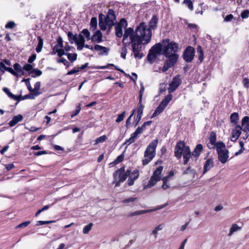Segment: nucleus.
Wrapping results in <instances>:
<instances>
[{
  "label": "nucleus",
  "mask_w": 249,
  "mask_h": 249,
  "mask_svg": "<svg viewBox=\"0 0 249 249\" xmlns=\"http://www.w3.org/2000/svg\"><path fill=\"white\" fill-rule=\"evenodd\" d=\"M123 44L124 45L123 47L122 48L121 52V56L124 59L126 58V55L127 53V49L126 48V46L127 45H125L123 43Z\"/></svg>",
  "instance_id": "45"
},
{
  "label": "nucleus",
  "mask_w": 249,
  "mask_h": 249,
  "mask_svg": "<svg viewBox=\"0 0 249 249\" xmlns=\"http://www.w3.org/2000/svg\"><path fill=\"white\" fill-rule=\"evenodd\" d=\"M117 25H120L122 28L123 27H126L127 25V21L124 18H122L119 24Z\"/></svg>",
  "instance_id": "52"
},
{
  "label": "nucleus",
  "mask_w": 249,
  "mask_h": 249,
  "mask_svg": "<svg viewBox=\"0 0 249 249\" xmlns=\"http://www.w3.org/2000/svg\"><path fill=\"white\" fill-rule=\"evenodd\" d=\"M158 21V18L157 16H154L149 21V28L151 30L155 29L157 27V24Z\"/></svg>",
  "instance_id": "19"
},
{
  "label": "nucleus",
  "mask_w": 249,
  "mask_h": 249,
  "mask_svg": "<svg viewBox=\"0 0 249 249\" xmlns=\"http://www.w3.org/2000/svg\"><path fill=\"white\" fill-rule=\"evenodd\" d=\"M167 180V177H164L162 178L163 185H162V188L164 190H166V189H167L169 187L168 185L166 184Z\"/></svg>",
  "instance_id": "59"
},
{
  "label": "nucleus",
  "mask_w": 249,
  "mask_h": 249,
  "mask_svg": "<svg viewBox=\"0 0 249 249\" xmlns=\"http://www.w3.org/2000/svg\"><path fill=\"white\" fill-rule=\"evenodd\" d=\"M55 221H38L36 223V226H40L44 224H50L54 222Z\"/></svg>",
  "instance_id": "51"
},
{
  "label": "nucleus",
  "mask_w": 249,
  "mask_h": 249,
  "mask_svg": "<svg viewBox=\"0 0 249 249\" xmlns=\"http://www.w3.org/2000/svg\"><path fill=\"white\" fill-rule=\"evenodd\" d=\"M68 36L69 41L71 43H73V42L77 41V36L74 35L71 32H69L68 33Z\"/></svg>",
  "instance_id": "38"
},
{
  "label": "nucleus",
  "mask_w": 249,
  "mask_h": 249,
  "mask_svg": "<svg viewBox=\"0 0 249 249\" xmlns=\"http://www.w3.org/2000/svg\"><path fill=\"white\" fill-rule=\"evenodd\" d=\"M57 62L58 63H62L63 64H64V65L66 66L67 68H69L70 66V64L68 62V61L64 58H62L60 59L57 60Z\"/></svg>",
  "instance_id": "47"
},
{
  "label": "nucleus",
  "mask_w": 249,
  "mask_h": 249,
  "mask_svg": "<svg viewBox=\"0 0 249 249\" xmlns=\"http://www.w3.org/2000/svg\"><path fill=\"white\" fill-rule=\"evenodd\" d=\"M105 22L108 26V27H109L110 29L111 30L112 27L114 25V21L111 19H109L107 18H105Z\"/></svg>",
  "instance_id": "46"
},
{
  "label": "nucleus",
  "mask_w": 249,
  "mask_h": 249,
  "mask_svg": "<svg viewBox=\"0 0 249 249\" xmlns=\"http://www.w3.org/2000/svg\"><path fill=\"white\" fill-rule=\"evenodd\" d=\"M57 45L55 46H56V48H57V47H59L60 48H62L63 47V40H62V38H61V37L59 36L57 39Z\"/></svg>",
  "instance_id": "54"
},
{
  "label": "nucleus",
  "mask_w": 249,
  "mask_h": 249,
  "mask_svg": "<svg viewBox=\"0 0 249 249\" xmlns=\"http://www.w3.org/2000/svg\"><path fill=\"white\" fill-rule=\"evenodd\" d=\"M23 69L24 70L30 72L33 70V66L30 64H25Z\"/></svg>",
  "instance_id": "53"
},
{
  "label": "nucleus",
  "mask_w": 249,
  "mask_h": 249,
  "mask_svg": "<svg viewBox=\"0 0 249 249\" xmlns=\"http://www.w3.org/2000/svg\"><path fill=\"white\" fill-rule=\"evenodd\" d=\"M163 170L162 166H159L154 171L153 175L154 178L158 179L159 181L160 180L161 178V174Z\"/></svg>",
  "instance_id": "17"
},
{
  "label": "nucleus",
  "mask_w": 249,
  "mask_h": 249,
  "mask_svg": "<svg viewBox=\"0 0 249 249\" xmlns=\"http://www.w3.org/2000/svg\"><path fill=\"white\" fill-rule=\"evenodd\" d=\"M158 143V140L156 139L153 140L146 147L144 151V158L142 160L143 166L147 165L155 157L156 154V149Z\"/></svg>",
  "instance_id": "4"
},
{
  "label": "nucleus",
  "mask_w": 249,
  "mask_h": 249,
  "mask_svg": "<svg viewBox=\"0 0 249 249\" xmlns=\"http://www.w3.org/2000/svg\"><path fill=\"white\" fill-rule=\"evenodd\" d=\"M124 167H122L115 171L113 174L114 182L115 183V186L118 187L120 183L124 181L130 175V171L127 170L124 173Z\"/></svg>",
  "instance_id": "6"
},
{
  "label": "nucleus",
  "mask_w": 249,
  "mask_h": 249,
  "mask_svg": "<svg viewBox=\"0 0 249 249\" xmlns=\"http://www.w3.org/2000/svg\"><path fill=\"white\" fill-rule=\"evenodd\" d=\"M214 166L213 160L212 159H209L205 161L203 171V175L212 169Z\"/></svg>",
  "instance_id": "13"
},
{
  "label": "nucleus",
  "mask_w": 249,
  "mask_h": 249,
  "mask_svg": "<svg viewBox=\"0 0 249 249\" xmlns=\"http://www.w3.org/2000/svg\"><path fill=\"white\" fill-rule=\"evenodd\" d=\"M233 18V16L232 14H229L226 16L224 18V21L229 22L231 21Z\"/></svg>",
  "instance_id": "64"
},
{
  "label": "nucleus",
  "mask_w": 249,
  "mask_h": 249,
  "mask_svg": "<svg viewBox=\"0 0 249 249\" xmlns=\"http://www.w3.org/2000/svg\"><path fill=\"white\" fill-rule=\"evenodd\" d=\"M159 180L151 176L147 184L144 186L145 189H148L154 186Z\"/></svg>",
  "instance_id": "23"
},
{
  "label": "nucleus",
  "mask_w": 249,
  "mask_h": 249,
  "mask_svg": "<svg viewBox=\"0 0 249 249\" xmlns=\"http://www.w3.org/2000/svg\"><path fill=\"white\" fill-rule=\"evenodd\" d=\"M99 25L100 27V29L102 31H105V30H107V32H109L110 30L109 27H108V26L107 25V24H106L105 21L101 19H99Z\"/></svg>",
  "instance_id": "25"
},
{
  "label": "nucleus",
  "mask_w": 249,
  "mask_h": 249,
  "mask_svg": "<svg viewBox=\"0 0 249 249\" xmlns=\"http://www.w3.org/2000/svg\"><path fill=\"white\" fill-rule=\"evenodd\" d=\"M242 83L245 88L247 89L249 88V79H248L247 77L243 78Z\"/></svg>",
  "instance_id": "49"
},
{
  "label": "nucleus",
  "mask_w": 249,
  "mask_h": 249,
  "mask_svg": "<svg viewBox=\"0 0 249 249\" xmlns=\"http://www.w3.org/2000/svg\"><path fill=\"white\" fill-rule=\"evenodd\" d=\"M163 43H157L154 45L150 50L147 55V59L148 61H152L156 59L158 55L161 53L162 52Z\"/></svg>",
  "instance_id": "8"
},
{
  "label": "nucleus",
  "mask_w": 249,
  "mask_h": 249,
  "mask_svg": "<svg viewBox=\"0 0 249 249\" xmlns=\"http://www.w3.org/2000/svg\"><path fill=\"white\" fill-rule=\"evenodd\" d=\"M144 106L142 104V101H139L138 104L137 115L142 116Z\"/></svg>",
  "instance_id": "34"
},
{
  "label": "nucleus",
  "mask_w": 249,
  "mask_h": 249,
  "mask_svg": "<svg viewBox=\"0 0 249 249\" xmlns=\"http://www.w3.org/2000/svg\"><path fill=\"white\" fill-rule=\"evenodd\" d=\"M174 154L178 160H180L183 156V163L185 165L188 163L193 155L189 147L185 145L184 142L182 141L177 143L174 149Z\"/></svg>",
  "instance_id": "3"
},
{
  "label": "nucleus",
  "mask_w": 249,
  "mask_h": 249,
  "mask_svg": "<svg viewBox=\"0 0 249 249\" xmlns=\"http://www.w3.org/2000/svg\"><path fill=\"white\" fill-rule=\"evenodd\" d=\"M197 51L198 53L199 54V60L200 61H202L203 60V52L202 49L200 46H198L197 48Z\"/></svg>",
  "instance_id": "40"
},
{
  "label": "nucleus",
  "mask_w": 249,
  "mask_h": 249,
  "mask_svg": "<svg viewBox=\"0 0 249 249\" xmlns=\"http://www.w3.org/2000/svg\"><path fill=\"white\" fill-rule=\"evenodd\" d=\"M79 71V69L78 67H75L72 70L70 71H69L67 73V75H71L74 73H76Z\"/></svg>",
  "instance_id": "58"
},
{
  "label": "nucleus",
  "mask_w": 249,
  "mask_h": 249,
  "mask_svg": "<svg viewBox=\"0 0 249 249\" xmlns=\"http://www.w3.org/2000/svg\"><path fill=\"white\" fill-rule=\"evenodd\" d=\"M125 112L124 111L121 114L118 115L117 118L116 120L117 123H120L122 121L124 117Z\"/></svg>",
  "instance_id": "48"
},
{
  "label": "nucleus",
  "mask_w": 249,
  "mask_h": 249,
  "mask_svg": "<svg viewBox=\"0 0 249 249\" xmlns=\"http://www.w3.org/2000/svg\"><path fill=\"white\" fill-rule=\"evenodd\" d=\"M37 38L38 40V43L36 47V52L39 53L41 51L42 48L43 47V40L40 36H38Z\"/></svg>",
  "instance_id": "29"
},
{
  "label": "nucleus",
  "mask_w": 249,
  "mask_h": 249,
  "mask_svg": "<svg viewBox=\"0 0 249 249\" xmlns=\"http://www.w3.org/2000/svg\"><path fill=\"white\" fill-rule=\"evenodd\" d=\"M23 119V117L21 115H18L14 116L11 121L9 123L10 126L12 127L15 125L17 123L21 121Z\"/></svg>",
  "instance_id": "16"
},
{
  "label": "nucleus",
  "mask_w": 249,
  "mask_h": 249,
  "mask_svg": "<svg viewBox=\"0 0 249 249\" xmlns=\"http://www.w3.org/2000/svg\"><path fill=\"white\" fill-rule=\"evenodd\" d=\"M172 98L173 96L171 94H169L166 96L156 108V110L152 115V118L157 116L162 112H163L168 103L172 100Z\"/></svg>",
  "instance_id": "7"
},
{
  "label": "nucleus",
  "mask_w": 249,
  "mask_h": 249,
  "mask_svg": "<svg viewBox=\"0 0 249 249\" xmlns=\"http://www.w3.org/2000/svg\"><path fill=\"white\" fill-rule=\"evenodd\" d=\"M183 3L186 5L190 10H193V4L191 0H184Z\"/></svg>",
  "instance_id": "42"
},
{
  "label": "nucleus",
  "mask_w": 249,
  "mask_h": 249,
  "mask_svg": "<svg viewBox=\"0 0 249 249\" xmlns=\"http://www.w3.org/2000/svg\"><path fill=\"white\" fill-rule=\"evenodd\" d=\"M92 226L93 224L92 223H90L89 224L85 226L83 230V233L88 234L89 232V231L91 230Z\"/></svg>",
  "instance_id": "39"
},
{
  "label": "nucleus",
  "mask_w": 249,
  "mask_h": 249,
  "mask_svg": "<svg viewBox=\"0 0 249 249\" xmlns=\"http://www.w3.org/2000/svg\"><path fill=\"white\" fill-rule=\"evenodd\" d=\"M226 146L222 142H218L216 145V149L218 154V159L222 163L227 162L229 158V151L226 149Z\"/></svg>",
  "instance_id": "5"
},
{
  "label": "nucleus",
  "mask_w": 249,
  "mask_h": 249,
  "mask_svg": "<svg viewBox=\"0 0 249 249\" xmlns=\"http://www.w3.org/2000/svg\"><path fill=\"white\" fill-rule=\"evenodd\" d=\"M137 138L135 135H133V133H132L131 134L130 137L129 139H126L125 140V142L124 143V145H126L127 146V145L131 144L136 141Z\"/></svg>",
  "instance_id": "28"
},
{
  "label": "nucleus",
  "mask_w": 249,
  "mask_h": 249,
  "mask_svg": "<svg viewBox=\"0 0 249 249\" xmlns=\"http://www.w3.org/2000/svg\"><path fill=\"white\" fill-rule=\"evenodd\" d=\"M102 34L100 31H96L94 35L91 37V39L93 42L100 43L102 41Z\"/></svg>",
  "instance_id": "15"
},
{
  "label": "nucleus",
  "mask_w": 249,
  "mask_h": 249,
  "mask_svg": "<svg viewBox=\"0 0 249 249\" xmlns=\"http://www.w3.org/2000/svg\"><path fill=\"white\" fill-rule=\"evenodd\" d=\"M106 18L115 21L116 19V16L115 15L114 11L112 9H109L108 11L107 16Z\"/></svg>",
  "instance_id": "33"
},
{
  "label": "nucleus",
  "mask_w": 249,
  "mask_h": 249,
  "mask_svg": "<svg viewBox=\"0 0 249 249\" xmlns=\"http://www.w3.org/2000/svg\"><path fill=\"white\" fill-rule=\"evenodd\" d=\"M16 26V24L14 21H9L5 25V28L7 29H13Z\"/></svg>",
  "instance_id": "55"
},
{
  "label": "nucleus",
  "mask_w": 249,
  "mask_h": 249,
  "mask_svg": "<svg viewBox=\"0 0 249 249\" xmlns=\"http://www.w3.org/2000/svg\"><path fill=\"white\" fill-rule=\"evenodd\" d=\"M165 227V225L163 223L159 225L157 227H156L153 231L152 233L154 234L155 237H157L158 232L159 231L162 230Z\"/></svg>",
  "instance_id": "31"
},
{
  "label": "nucleus",
  "mask_w": 249,
  "mask_h": 249,
  "mask_svg": "<svg viewBox=\"0 0 249 249\" xmlns=\"http://www.w3.org/2000/svg\"><path fill=\"white\" fill-rule=\"evenodd\" d=\"M115 34L118 37H121L123 36L122 28L120 25L115 26Z\"/></svg>",
  "instance_id": "37"
},
{
  "label": "nucleus",
  "mask_w": 249,
  "mask_h": 249,
  "mask_svg": "<svg viewBox=\"0 0 249 249\" xmlns=\"http://www.w3.org/2000/svg\"><path fill=\"white\" fill-rule=\"evenodd\" d=\"M40 87V82H37L35 83L34 85V88L33 89L34 92L35 93L36 92H39L38 90H39Z\"/></svg>",
  "instance_id": "57"
},
{
  "label": "nucleus",
  "mask_w": 249,
  "mask_h": 249,
  "mask_svg": "<svg viewBox=\"0 0 249 249\" xmlns=\"http://www.w3.org/2000/svg\"><path fill=\"white\" fill-rule=\"evenodd\" d=\"M163 49L162 54L166 57H168L164 63L162 71H166L170 68L172 67L176 63L178 58V55L177 54L178 46V44L167 39L162 41Z\"/></svg>",
  "instance_id": "2"
},
{
  "label": "nucleus",
  "mask_w": 249,
  "mask_h": 249,
  "mask_svg": "<svg viewBox=\"0 0 249 249\" xmlns=\"http://www.w3.org/2000/svg\"><path fill=\"white\" fill-rule=\"evenodd\" d=\"M3 90L8 95V96L11 97L12 99L19 101V98L21 97V95L17 96L12 94L7 88H4Z\"/></svg>",
  "instance_id": "27"
},
{
  "label": "nucleus",
  "mask_w": 249,
  "mask_h": 249,
  "mask_svg": "<svg viewBox=\"0 0 249 249\" xmlns=\"http://www.w3.org/2000/svg\"><path fill=\"white\" fill-rule=\"evenodd\" d=\"M85 41V39L84 36L80 34L77 37V41H75V43L76 44H77V43L84 44Z\"/></svg>",
  "instance_id": "43"
},
{
  "label": "nucleus",
  "mask_w": 249,
  "mask_h": 249,
  "mask_svg": "<svg viewBox=\"0 0 249 249\" xmlns=\"http://www.w3.org/2000/svg\"><path fill=\"white\" fill-rule=\"evenodd\" d=\"M151 210H140V211H137L136 212H133L131 213V216H135L137 215H140L142 214L145 213L147 212H151Z\"/></svg>",
  "instance_id": "44"
},
{
  "label": "nucleus",
  "mask_w": 249,
  "mask_h": 249,
  "mask_svg": "<svg viewBox=\"0 0 249 249\" xmlns=\"http://www.w3.org/2000/svg\"><path fill=\"white\" fill-rule=\"evenodd\" d=\"M203 150V146L201 144H197L192 153V155L198 157L201 153Z\"/></svg>",
  "instance_id": "20"
},
{
  "label": "nucleus",
  "mask_w": 249,
  "mask_h": 249,
  "mask_svg": "<svg viewBox=\"0 0 249 249\" xmlns=\"http://www.w3.org/2000/svg\"><path fill=\"white\" fill-rule=\"evenodd\" d=\"M30 73L32 74V77H33L39 76L42 74V71L36 69H33Z\"/></svg>",
  "instance_id": "36"
},
{
  "label": "nucleus",
  "mask_w": 249,
  "mask_h": 249,
  "mask_svg": "<svg viewBox=\"0 0 249 249\" xmlns=\"http://www.w3.org/2000/svg\"><path fill=\"white\" fill-rule=\"evenodd\" d=\"M130 176H132V178L135 180L137 179L139 177V173L138 170H135L131 173Z\"/></svg>",
  "instance_id": "50"
},
{
  "label": "nucleus",
  "mask_w": 249,
  "mask_h": 249,
  "mask_svg": "<svg viewBox=\"0 0 249 249\" xmlns=\"http://www.w3.org/2000/svg\"><path fill=\"white\" fill-rule=\"evenodd\" d=\"M180 84L181 80L179 77L178 76L174 77L169 84V87L168 88L169 94L174 92Z\"/></svg>",
  "instance_id": "10"
},
{
  "label": "nucleus",
  "mask_w": 249,
  "mask_h": 249,
  "mask_svg": "<svg viewBox=\"0 0 249 249\" xmlns=\"http://www.w3.org/2000/svg\"><path fill=\"white\" fill-rule=\"evenodd\" d=\"M240 229L241 227H239L237 224H234L232 225V226L230 228V231L229 233H228V236H231L234 232L240 230Z\"/></svg>",
  "instance_id": "24"
},
{
  "label": "nucleus",
  "mask_w": 249,
  "mask_h": 249,
  "mask_svg": "<svg viewBox=\"0 0 249 249\" xmlns=\"http://www.w3.org/2000/svg\"><path fill=\"white\" fill-rule=\"evenodd\" d=\"M13 67L15 70V71L18 73L16 75L17 77L20 76L24 74V72L21 69V66L19 64L15 63Z\"/></svg>",
  "instance_id": "21"
},
{
  "label": "nucleus",
  "mask_w": 249,
  "mask_h": 249,
  "mask_svg": "<svg viewBox=\"0 0 249 249\" xmlns=\"http://www.w3.org/2000/svg\"><path fill=\"white\" fill-rule=\"evenodd\" d=\"M142 131V128H140V127H138L133 134V135H135L137 138H138V135L141 134Z\"/></svg>",
  "instance_id": "60"
},
{
  "label": "nucleus",
  "mask_w": 249,
  "mask_h": 249,
  "mask_svg": "<svg viewBox=\"0 0 249 249\" xmlns=\"http://www.w3.org/2000/svg\"><path fill=\"white\" fill-rule=\"evenodd\" d=\"M249 16V11L245 10L243 11L241 14V17L242 18H246Z\"/></svg>",
  "instance_id": "61"
},
{
  "label": "nucleus",
  "mask_w": 249,
  "mask_h": 249,
  "mask_svg": "<svg viewBox=\"0 0 249 249\" xmlns=\"http://www.w3.org/2000/svg\"><path fill=\"white\" fill-rule=\"evenodd\" d=\"M67 55L68 57V58L69 60L73 62L75 61L77 59V54L76 53H67Z\"/></svg>",
  "instance_id": "41"
},
{
  "label": "nucleus",
  "mask_w": 249,
  "mask_h": 249,
  "mask_svg": "<svg viewBox=\"0 0 249 249\" xmlns=\"http://www.w3.org/2000/svg\"><path fill=\"white\" fill-rule=\"evenodd\" d=\"M107 138L106 136L103 135L99 138H98L96 140V143H98L100 142H105L107 140Z\"/></svg>",
  "instance_id": "56"
},
{
  "label": "nucleus",
  "mask_w": 249,
  "mask_h": 249,
  "mask_svg": "<svg viewBox=\"0 0 249 249\" xmlns=\"http://www.w3.org/2000/svg\"><path fill=\"white\" fill-rule=\"evenodd\" d=\"M151 37V30L145 23L141 22L136 27L135 31L132 28H127L125 30L123 43L125 45H131L134 57L140 59L144 55L141 53L142 44L149 43Z\"/></svg>",
  "instance_id": "1"
},
{
  "label": "nucleus",
  "mask_w": 249,
  "mask_h": 249,
  "mask_svg": "<svg viewBox=\"0 0 249 249\" xmlns=\"http://www.w3.org/2000/svg\"><path fill=\"white\" fill-rule=\"evenodd\" d=\"M216 133L213 131L211 132L209 137V143H207V146L210 149L214 148V146L216 145Z\"/></svg>",
  "instance_id": "11"
},
{
  "label": "nucleus",
  "mask_w": 249,
  "mask_h": 249,
  "mask_svg": "<svg viewBox=\"0 0 249 249\" xmlns=\"http://www.w3.org/2000/svg\"><path fill=\"white\" fill-rule=\"evenodd\" d=\"M242 129V127L239 125L235 126V128L232 131L231 137V141L235 142L238 139L241 133Z\"/></svg>",
  "instance_id": "12"
},
{
  "label": "nucleus",
  "mask_w": 249,
  "mask_h": 249,
  "mask_svg": "<svg viewBox=\"0 0 249 249\" xmlns=\"http://www.w3.org/2000/svg\"><path fill=\"white\" fill-rule=\"evenodd\" d=\"M242 130L247 133L249 132V117L245 116L242 120Z\"/></svg>",
  "instance_id": "14"
},
{
  "label": "nucleus",
  "mask_w": 249,
  "mask_h": 249,
  "mask_svg": "<svg viewBox=\"0 0 249 249\" xmlns=\"http://www.w3.org/2000/svg\"><path fill=\"white\" fill-rule=\"evenodd\" d=\"M94 49L96 51H101V55H107L109 51V49L107 48L99 45H95L94 46Z\"/></svg>",
  "instance_id": "18"
},
{
  "label": "nucleus",
  "mask_w": 249,
  "mask_h": 249,
  "mask_svg": "<svg viewBox=\"0 0 249 249\" xmlns=\"http://www.w3.org/2000/svg\"><path fill=\"white\" fill-rule=\"evenodd\" d=\"M97 25V20L96 18L92 17L91 18L90 22V30H91L92 31H94L96 29Z\"/></svg>",
  "instance_id": "30"
},
{
  "label": "nucleus",
  "mask_w": 249,
  "mask_h": 249,
  "mask_svg": "<svg viewBox=\"0 0 249 249\" xmlns=\"http://www.w3.org/2000/svg\"><path fill=\"white\" fill-rule=\"evenodd\" d=\"M40 93H41L40 92H36L35 93L26 95L24 96H21V97L19 98V101L27 99H34L36 96L39 95Z\"/></svg>",
  "instance_id": "22"
},
{
  "label": "nucleus",
  "mask_w": 249,
  "mask_h": 249,
  "mask_svg": "<svg viewBox=\"0 0 249 249\" xmlns=\"http://www.w3.org/2000/svg\"><path fill=\"white\" fill-rule=\"evenodd\" d=\"M53 52L54 54L55 53H57V55L59 57H61L63 55H67V53H65V51L64 49H63L62 48H60V49L56 48V46L54 47V48L53 49Z\"/></svg>",
  "instance_id": "26"
},
{
  "label": "nucleus",
  "mask_w": 249,
  "mask_h": 249,
  "mask_svg": "<svg viewBox=\"0 0 249 249\" xmlns=\"http://www.w3.org/2000/svg\"><path fill=\"white\" fill-rule=\"evenodd\" d=\"M230 119L232 123H233L235 124H237L239 120L238 114L236 112L233 113L231 115Z\"/></svg>",
  "instance_id": "32"
},
{
  "label": "nucleus",
  "mask_w": 249,
  "mask_h": 249,
  "mask_svg": "<svg viewBox=\"0 0 249 249\" xmlns=\"http://www.w3.org/2000/svg\"><path fill=\"white\" fill-rule=\"evenodd\" d=\"M194 55L195 49L193 47L189 46L184 51L183 57L186 62H191L193 60Z\"/></svg>",
  "instance_id": "9"
},
{
  "label": "nucleus",
  "mask_w": 249,
  "mask_h": 249,
  "mask_svg": "<svg viewBox=\"0 0 249 249\" xmlns=\"http://www.w3.org/2000/svg\"><path fill=\"white\" fill-rule=\"evenodd\" d=\"M81 33L83 35L85 39L87 40L91 39L89 31L87 29H84L82 30Z\"/></svg>",
  "instance_id": "35"
},
{
  "label": "nucleus",
  "mask_w": 249,
  "mask_h": 249,
  "mask_svg": "<svg viewBox=\"0 0 249 249\" xmlns=\"http://www.w3.org/2000/svg\"><path fill=\"white\" fill-rule=\"evenodd\" d=\"M5 71H7L11 73L12 74H13L14 76H16L17 75V72H16L12 68L10 67H6Z\"/></svg>",
  "instance_id": "62"
},
{
  "label": "nucleus",
  "mask_w": 249,
  "mask_h": 249,
  "mask_svg": "<svg viewBox=\"0 0 249 249\" xmlns=\"http://www.w3.org/2000/svg\"><path fill=\"white\" fill-rule=\"evenodd\" d=\"M36 55L35 53L32 54V55L30 56L29 57V58H28V62L29 63H33L36 60Z\"/></svg>",
  "instance_id": "63"
}]
</instances>
